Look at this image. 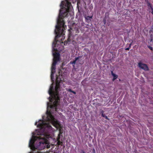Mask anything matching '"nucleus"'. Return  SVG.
Segmentation results:
<instances>
[{
  "instance_id": "nucleus-5",
  "label": "nucleus",
  "mask_w": 153,
  "mask_h": 153,
  "mask_svg": "<svg viewBox=\"0 0 153 153\" xmlns=\"http://www.w3.org/2000/svg\"><path fill=\"white\" fill-rule=\"evenodd\" d=\"M138 66L140 69H142L145 71H147L149 70V68L147 65L141 62H138Z\"/></svg>"
},
{
  "instance_id": "nucleus-11",
  "label": "nucleus",
  "mask_w": 153,
  "mask_h": 153,
  "mask_svg": "<svg viewBox=\"0 0 153 153\" xmlns=\"http://www.w3.org/2000/svg\"><path fill=\"white\" fill-rule=\"evenodd\" d=\"M51 73L52 74L54 73V71L56 69V65H52L51 66Z\"/></svg>"
},
{
  "instance_id": "nucleus-3",
  "label": "nucleus",
  "mask_w": 153,
  "mask_h": 153,
  "mask_svg": "<svg viewBox=\"0 0 153 153\" xmlns=\"http://www.w3.org/2000/svg\"><path fill=\"white\" fill-rule=\"evenodd\" d=\"M42 135L37 136H33L32 138H31L29 142V147L32 150H35L36 148L34 146V144L35 141L41 139L45 140V138L44 137H42Z\"/></svg>"
},
{
  "instance_id": "nucleus-19",
  "label": "nucleus",
  "mask_w": 153,
  "mask_h": 153,
  "mask_svg": "<svg viewBox=\"0 0 153 153\" xmlns=\"http://www.w3.org/2000/svg\"><path fill=\"white\" fill-rule=\"evenodd\" d=\"M71 93H73L74 94H76V92H75V91H72Z\"/></svg>"
},
{
  "instance_id": "nucleus-10",
  "label": "nucleus",
  "mask_w": 153,
  "mask_h": 153,
  "mask_svg": "<svg viewBox=\"0 0 153 153\" xmlns=\"http://www.w3.org/2000/svg\"><path fill=\"white\" fill-rule=\"evenodd\" d=\"M60 136L59 134L57 138V144L58 145H62V142L60 140Z\"/></svg>"
},
{
  "instance_id": "nucleus-18",
  "label": "nucleus",
  "mask_w": 153,
  "mask_h": 153,
  "mask_svg": "<svg viewBox=\"0 0 153 153\" xmlns=\"http://www.w3.org/2000/svg\"><path fill=\"white\" fill-rule=\"evenodd\" d=\"M68 91L71 92L72 90L70 88L68 89Z\"/></svg>"
},
{
  "instance_id": "nucleus-27",
  "label": "nucleus",
  "mask_w": 153,
  "mask_h": 153,
  "mask_svg": "<svg viewBox=\"0 0 153 153\" xmlns=\"http://www.w3.org/2000/svg\"><path fill=\"white\" fill-rule=\"evenodd\" d=\"M102 113L104 112L103 111H102Z\"/></svg>"
},
{
  "instance_id": "nucleus-25",
  "label": "nucleus",
  "mask_w": 153,
  "mask_h": 153,
  "mask_svg": "<svg viewBox=\"0 0 153 153\" xmlns=\"http://www.w3.org/2000/svg\"><path fill=\"white\" fill-rule=\"evenodd\" d=\"M82 153H85V152L84 151H82Z\"/></svg>"
},
{
  "instance_id": "nucleus-4",
  "label": "nucleus",
  "mask_w": 153,
  "mask_h": 153,
  "mask_svg": "<svg viewBox=\"0 0 153 153\" xmlns=\"http://www.w3.org/2000/svg\"><path fill=\"white\" fill-rule=\"evenodd\" d=\"M50 147V145L49 144H47L45 142H39V145L38 147V149L39 150H42L45 149V148L49 149Z\"/></svg>"
},
{
  "instance_id": "nucleus-17",
  "label": "nucleus",
  "mask_w": 153,
  "mask_h": 153,
  "mask_svg": "<svg viewBox=\"0 0 153 153\" xmlns=\"http://www.w3.org/2000/svg\"><path fill=\"white\" fill-rule=\"evenodd\" d=\"M148 48L151 50H152L153 48L152 47L150 46H148Z\"/></svg>"
},
{
  "instance_id": "nucleus-14",
  "label": "nucleus",
  "mask_w": 153,
  "mask_h": 153,
  "mask_svg": "<svg viewBox=\"0 0 153 153\" xmlns=\"http://www.w3.org/2000/svg\"><path fill=\"white\" fill-rule=\"evenodd\" d=\"M102 116L104 117L105 119L107 120H109V119L108 118V117L105 116V114H104L103 113H102Z\"/></svg>"
},
{
  "instance_id": "nucleus-7",
  "label": "nucleus",
  "mask_w": 153,
  "mask_h": 153,
  "mask_svg": "<svg viewBox=\"0 0 153 153\" xmlns=\"http://www.w3.org/2000/svg\"><path fill=\"white\" fill-rule=\"evenodd\" d=\"M146 2L147 6L148 7L149 9V10H151V12L152 13L153 15V8L152 6V4L150 3V2L148 0H147Z\"/></svg>"
},
{
  "instance_id": "nucleus-2",
  "label": "nucleus",
  "mask_w": 153,
  "mask_h": 153,
  "mask_svg": "<svg viewBox=\"0 0 153 153\" xmlns=\"http://www.w3.org/2000/svg\"><path fill=\"white\" fill-rule=\"evenodd\" d=\"M66 3L64 1H62L60 4L61 9L57 19V25L56 26L55 33L56 36L54 41L56 42L57 41V39L61 36L64 35V30L66 28L67 26L65 25V22L63 20L65 16H66L71 9V3L68 0H65Z\"/></svg>"
},
{
  "instance_id": "nucleus-12",
  "label": "nucleus",
  "mask_w": 153,
  "mask_h": 153,
  "mask_svg": "<svg viewBox=\"0 0 153 153\" xmlns=\"http://www.w3.org/2000/svg\"><path fill=\"white\" fill-rule=\"evenodd\" d=\"M79 57L75 58V60H74L72 62H71L70 63L72 64H75V63H76V61L77 60L79 59Z\"/></svg>"
},
{
  "instance_id": "nucleus-22",
  "label": "nucleus",
  "mask_w": 153,
  "mask_h": 153,
  "mask_svg": "<svg viewBox=\"0 0 153 153\" xmlns=\"http://www.w3.org/2000/svg\"><path fill=\"white\" fill-rule=\"evenodd\" d=\"M69 42V40L68 39V40L67 41V43H68V42Z\"/></svg>"
},
{
  "instance_id": "nucleus-9",
  "label": "nucleus",
  "mask_w": 153,
  "mask_h": 153,
  "mask_svg": "<svg viewBox=\"0 0 153 153\" xmlns=\"http://www.w3.org/2000/svg\"><path fill=\"white\" fill-rule=\"evenodd\" d=\"M111 74L112 76H113V79L112 80L113 81H114L118 77V76L114 74L112 71L111 72Z\"/></svg>"
},
{
  "instance_id": "nucleus-8",
  "label": "nucleus",
  "mask_w": 153,
  "mask_h": 153,
  "mask_svg": "<svg viewBox=\"0 0 153 153\" xmlns=\"http://www.w3.org/2000/svg\"><path fill=\"white\" fill-rule=\"evenodd\" d=\"M92 16H87L85 17V19L86 20V22L89 23V22L91 21V19H92Z\"/></svg>"
},
{
  "instance_id": "nucleus-21",
  "label": "nucleus",
  "mask_w": 153,
  "mask_h": 153,
  "mask_svg": "<svg viewBox=\"0 0 153 153\" xmlns=\"http://www.w3.org/2000/svg\"><path fill=\"white\" fill-rule=\"evenodd\" d=\"M36 153H43L42 152H41L40 151H38Z\"/></svg>"
},
{
  "instance_id": "nucleus-20",
  "label": "nucleus",
  "mask_w": 153,
  "mask_h": 153,
  "mask_svg": "<svg viewBox=\"0 0 153 153\" xmlns=\"http://www.w3.org/2000/svg\"><path fill=\"white\" fill-rule=\"evenodd\" d=\"M130 47H128V48H126L125 49L126 50H129V49H130Z\"/></svg>"
},
{
  "instance_id": "nucleus-26",
  "label": "nucleus",
  "mask_w": 153,
  "mask_h": 153,
  "mask_svg": "<svg viewBox=\"0 0 153 153\" xmlns=\"http://www.w3.org/2000/svg\"><path fill=\"white\" fill-rule=\"evenodd\" d=\"M36 124H37V123H35V125H36Z\"/></svg>"
},
{
  "instance_id": "nucleus-15",
  "label": "nucleus",
  "mask_w": 153,
  "mask_h": 153,
  "mask_svg": "<svg viewBox=\"0 0 153 153\" xmlns=\"http://www.w3.org/2000/svg\"><path fill=\"white\" fill-rule=\"evenodd\" d=\"M43 126V122H42V123L39 124L37 126H39L40 128H42Z\"/></svg>"
},
{
  "instance_id": "nucleus-6",
  "label": "nucleus",
  "mask_w": 153,
  "mask_h": 153,
  "mask_svg": "<svg viewBox=\"0 0 153 153\" xmlns=\"http://www.w3.org/2000/svg\"><path fill=\"white\" fill-rule=\"evenodd\" d=\"M53 55L54 57V59H56L58 61L59 60L60 54L59 53L56 52L55 53H53Z\"/></svg>"
},
{
  "instance_id": "nucleus-23",
  "label": "nucleus",
  "mask_w": 153,
  "mask_h": 153,
  "mask_svg": "<svg viewBox=\"0 0 153 153\" xmlns=\"http://www.w3.org/2000/svg\"><path fill=\"white\" fill-rule=\"evenodd\" d=\"M104 24H105L106 22V21L105 20H104Z\"/></svg>"
},
{
  "instance_id": "nucleus-1",
  "label": "nucleus",
  "mask_w": 153,
  "mask_h": 153,
  "mask_svg": "<svg viewBox=\"0 0 153 153\" xmlns=\"http://www.w3.org/2000/svg\"><path fill=\"white\" fill-rule=\"evenodd\" d=\"M61 80H58L56 78L55 91H53V87L52 85H51L49 91L48 93L50 97H49V101L51 103L47 102V110L46 114L47 115V118L49 121L52 122L53 125L56 127H57L58 125V121L55 119L54 117L50 111H48V108L54 109L56 111L57 106L59 105L60 102V95L59 91L60 89V83Z\"/></svg>"
},
{
  "instance_id": "nucleus-13",
  "label": "nucleus",
  "mask_w": 153,
  "mask_h": 153,
  "mask_svg": "<svg viewBox=\"0 0 153 153\" xmlns=\"http://www.w3.org/2000/svg\"><path fill=\"white\" fill-rule=\"evenodd\" d=\"M58 61V60L53 59V62L52 64L53 65H56L57 62Z\"/></svg>"
},
{
  "instance_id": "nucleus-16",
  "label": "nucleus",
  "mask_w": 153,
  "mask_h": 153,
  "mask_svg": "<svg viewBox=\"0 0 153 153\" xmlns=\"http://www.w3.org/2000/svg\"><path fill=\"white\" fill-rule=\"evenodd\" d=\"M152 35H151V36H150V42H152V41H153V38H152Z\"/></svg>"
},
{
  "instance_id": "nucleus-24",
  "label": "nucleus",
  "mask_w": 153,
  "mask_h": 153,
  "mask_svg": "<svg viewBox=\"0 0 153 153\" xmlns=\"http://www.w3.org/2000/svg\"><path fill=\"white\" fill-rule=\"evenodd\" d=\"M131 43L130 45H129V47L130 48L131 47Z\"/></svg>"
},
{
  "instance_id": "nucleus-28",
  "label": "nucleus",
  "mask_w": 153,
  "mask_h": 153,
  "mask_svg": "<svg viewBox=\"0 0 153 153\" xmlns=\"http://www.w3.org/2000/svg\"><path fill=\"white\" fill-rule=\"evenodd\" d=\"M30 153H31V152H30Z\"/></svg>"
}]
</instances>
